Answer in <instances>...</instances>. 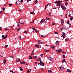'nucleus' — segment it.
<instances>
[{
  "label": "nucleus",
  "mask_w": 73,
  "mask_h": 73,
  "mask_svg": "<svg viewBox=\"0 0 73 73\" xmlns=\"http://www.w3.org/2000/svg\"><path fill=\"white\" fill-rule=\"evenodd\" d=\"M48 72H49V73H53V72H52V71H51V70H48Z\"/></svg>",
  "instance_id": "obj_13"
},
{
  "label": "nucleus",
  "mask_w": 73,
  "mask_h": 73,
  "mask_svg": "<svg viewBox=\"0 0 73 73\" xmlns=\"http://www.w3.org/2000/svg\"><path fill=\"white\" fill-rule=\"evenodd\" d=\"M38 44H40V40H39L38 41Z\"/></svg>",
  "instance_id": "obj_33"
},
{
  "label": "nucleus",
  "mask_w": 73,
  "mask_h": 73,
  "mask_svg": "<svg viewBox=\"0 0 73 73\" xmlns=\"http://www.w3.org/2000/svg\"><path fill=\"white\" fill-rule=\"evenodd\" d=\"M21 28H19V29H17V31H19V30H20V29H21Z\"/></svg>",
  "instance_id": "obj_43"
},
{
  "label": "nucleus",
  "mask_w": 73,
  "mask_h": 73,
  "mask_svg": "<svg viewBox=\"0 0 73 73\" xmlns=\"http://www.w3.org/2000/svg\"><path fill=\"white\" fill-rule=\"evenodd\" d=\"M44 50L46 52H49V50H46V49H44Z\"/></svg>",
  "instance_id": "obj_27"
},
{
  "label": "nucleus",
  "mask_w": 73,
  "mask_h": 73,
  "mask_svg": "<svg viewBox=\"0 0 73 73\" xmlns=\"http://www.w3.org/2000/svg\"><path fill=\"white\" fill-rule=\"evenodd\" d=\"M48 58L49 59L50 61H52V60H53V58L51 57H48Z\"/></svg>",
  "instance_id": "obj_8"
},
{
  "label": "nucleus",
  "mask_w": 73,
  "mask_h": 73,
  "mask_svg": "<svg viewBox=\"0 0 73 73\" xmlns=\"http://www.w3.org/2000/svg\"><path fill=\"white\" fill-rule=\"evenodd\" d=\"M69 0H65L64 1H68Z\"/></svg>",
  "instance_id": "obj_58"
},
{
  "label": "nucleus",
  "mask_w": 73,
  "mask_h": 73,
  "mask_svg": "<svg viewBox=\"0 0 73 73\" xmlns=\"http://www.w3.org/2000/svg\"><path fill=\"white\" fill-rule=\"evenodd\" d=\"M62 34L63 35H65V33L64 32L62 33Z\"/></svg>",
  "instance_id": "obj_45"
},
{
  "label": "nucleus",
  "mask_w": 73,
  "mask_h": 73,
  "mask_svg": "<svg viewBox=\"0 0 73 73\" xmlns=\"http://www.w3.org/2000/svg\"><path fill=\"white\" fill-rule=\"evenodd\" d=\"M72 19H73V17H71L70 18V20H71V21H72Z\"/></svg>",
  "instance_id": "obj_39"
},
{
  "label": "nucleus",
  "mask_w": 73,
  "mask_h": 73,
  "mask_svg": "<svg viewBox=\"0 0 73 73\" xmlns=\"http://www.w3.org/2000/svg\"><path fill=\"white\" fill-rule=\"evenodd\" d=\"M39 70L41 71V70H44V69L43 68H39Z\"/></svg>",
  "instance_id": "obj_19"
},
{
  "label": "nucleus",
  "mask_w": 73,
  "mask_h": 73,
  "mask_svg": "<svg viewBox=\"0 0 73 73\" xmlns=\"http://www.w3.org/2000/svg\"><path fill=\"white\" fill-rule=\"evenodd\" d=\"M45 19H44V21H43L42 22V23H44V21H45Z\"/></svg>",
  "instance_id": "obj_57"
},
{
  "label": "nucleus",
  "mask_w": 73,
  "mask_h": 73,
  "mask_svg": "<svg viewBox=\"0 0 73 73\" xmlns=\"http://www.w3.org/2000/svg\"><path fill=\"white\" fill-rule=\"evenodd\" d=\"M20 63L21 64H25V65H27V62L23 61H22V62H20Z\"/></svg>",
  "instance_id": "obj_4"
},
{
  "label": "nucleus",
  "mask_w": 73,
  "mask_h": 73,
  "mask_svg": "<svg viewBox=\"0 0 73 73\" xmlns=\"http://www.w3.org/2000/svg\"><path fill=\"white\" fill-rule=\"evenodd\" d=\"M71 72V71H70V70H69V69H67V72Z\"/></svg>",
  "instance_id": "obj_15"
},
{
  "label": "nucleus",
  "mask_w": 73,
  "mask_h": 73,
  "mask_svg": "<svg viewBox=\"0 0 73 73\" xmlns=\"http://www.w3.org/2000/svg\"><path fill=\"white\" fill-rule=\"evenodd\" d=\"M9 6H11V5H12V4H9Z\"/></svg>",
  "instance_id": "obj_51"
},
{
  "label": "nucleus",
  "mask_w": 73,
  "mask_h": 73,
  "mask_svg": "<svg viewBox=\"0 0 73 73\" xmlns=\"http://www.w3.org/2000/svg\"><path fill=\"white\" fill-rule=\"evenodd\" d=\"M14 57L13 56H10V58H13Z\"/></svg>",
  "instance_id": "obj_46"
},
{
  "label": "nucleus",
  "mask_w": 73,
  "mask_h": 73,
  "mask_svg": "<svg viewBox=\"0 0 73 73\" xmlns=\"http://www.w3.org/2000/svg\"><path fill=\"white\" fill-rule=\"evenodd\" d=\"M8 45L7 44V45H6L5 46V48H7V47H8Z\"/></svg>",
  "instance_id": "obj_40"
},
{
  "label": "nucleus",
  "mask_w": 73,
  "mask_h": 73,
  "mask_svg": "<svg viewBox=\"0 0 73 73\" xmlns=\"http://www.w3.org/2000/svg\"><path fill=\"white\" fill-rule=\"evenodd\" d=\"M65 40H66V41H68V40H69V39L68 38H67V39L66 38Z\"/></svg>",
  "instance_id": "obj_29"
},
{
  "label": "nucleus",
  "mask_w": 73,
  "mask_h": 73,
  "mask_svg": "<svg viewBox=\"0 0 73 73\" xmlns=\"http://www.w3.org/2000/svg\"><path fill=\"white\" fill-rule=\"evenodd\" d=\"M33 52H34V49L32 51V53H33Z\"/></svg>",
  "instance_id": "obj_62"
},
{
  "label": "nucleus",
  "mask_w": 73,
  "mask_h": 73,
  "mask_svg": "<svg viewBox=\"0 0 73 73\" xmlns=\"http://www.w3.org/2000/svg\"><path fill=\"white\" fill-rule=\"evenodd\" d=\"M20 19L19 20H20L19 21V23L20 24H25V20L24 19H23V18L21 19Z\"/></svg>",
  "instance_id": "obj_1"
},
{
  "label": "nucleus",
  "mask_w": 73,
  "mask_h": 73,
  "mask_svg": "<svg viewBox=\"0 0 73 73\" xmlns=\"http://www.w3.org/2000/svg\"><path fill=\"white\" fill-rule=\"evenodd\" d=\"M41 65L42 66H44V63H42L41 64Z\"/></svg>",
  "instance_id": "obj_24"
},
{
  "label": "nucleus",
  "mask_w": 73,
  "mask_h": 73,
  "mask_svg": "<svg viewBox=\"0 0 73 73\" xmlns=\"http://www.w3.org/2000/svg\"><path fill=\"white\" fill-rule=\"evenodd\" d=\"M19 26H20V24H19V23H18V25L17 26V27H18V28Z\"/></svg>",
  "instance_id": "obj_22"
},
{
  "label": "nucleus",
  "mask_w": 73,
  "mask_h": 73,
  "mask_svg": "<svg viewBox=\"0 0 73 73\" xmlns=\"http://www.w3.org/2000/svg\"><path fill=\"white\" fill-rule=\"evenodd\" d=\"M23 68H21V69H20V70L21 71H23Z\"/></svg>",
  "instance_id": "obj_52"
},
{
  "label": "nucleus",
  "mask_w": 73,
  "mask_h": 73,
  "mask_svg": "<svg viewBox=\"0 0 73 73\" xmlns=\"http://www.w3.org/2000/svg\"><path fill=\"white\" fill-rule=\"evenodd\" d=\"M4 56V54H3V56L1 55V57H5Z\"/></svg>",
  "instance_id": "obj_25"
},
{
  "label": "nucleus",
  "mask_w": 73,
  "mask_h": 73,
  "mask_svg": "<svg viewBox=\"0 0 73 73\" xmlns=\"http://www.w3.org/2000/svg\"><path fill=\"white\" fill-rule=\"evenodd\" d=\"M66 61L65 59H63L62 60V63H63V62H66Z\"/></svg>",
  "instance_id": "obj_14"
},
{
  "label": "nucleus",
  "mask_w": 73,
  "mask_h": 73,
  "mask_svg": "<svg viewBox=\"0 0 73 73\" xmlns=\"http://www.w3.org/2000/svg\"><path fill=\"white\" fill-rule=\"evenodd\" d=\"M59 41L58 40L55 43L56 45H59Z\"/></svg>",
  "instance_id": "obj_7"
},
{
  "label": "nucleus",
  "mask_w": 73,
  "mask_h": 73,
  "mask_svg": "<svg viewBox=\"0 0 73 73\" xmlns=\"http://www.w3.org/2000/svg\"><path fill=\"white\" fill-rule=\"evenodd\" d=\"M31 69H28L27 70V72L28 73H30L31 72Z\"/></svg>",
  "instance_id": "obj_11"
},
{
  "label": "nucleus",
  "mask_w": 73,
  "mask_h": 73,
  "mask_svg": "<svg viewBox=\"0 0 73 73\" xmlns=\"http://www.w3.org/2000/svg\"><path fill=\"white\" fill-rule=\"evenodd\" d=\"M29 59H32L31 56H29Z\"/></svg>",
  "instance_id": "obj_36"
},
{
  "label": "nucleus",
  "mask_w": 73,
  "mask_h": 73,
  "mask_svg": "<svg viewBox=\"0 0 73 73\" xmlns=\"http://www.w3.org/2000/svg\"><path fill=\"white\" fill-rule=\"evenodd\" d=\"M62 5H60L61 7L64 10V11H65L66 9V7H65V6H64V4H62Z\"/></svg>",
  "instance_id": "obj_2"
},
{
  "label": "nucleus",
  "mask_w": 73,
  "mask_h": 73,
  "mask_svg": "<svg viewBox=\"0 0 73 73\" xmlns=\"http://www.w3.org/2000/svg\"><path fill=\"white\" fill-rule=\"evenodd\" d=\"M62 1H55V2H54V3H56V4H57V3H61V2H62Z\"/></svg>",
  "instance_id": "obj_6"
},
{
  "label": "nucleus",
  "mask_w": 73,
  "mask_h": 73,
  "mask_svg": "<svg viewBox=\"0 0 73 73\" xmlns=\"http://www.w3.org/2000/svg\"><path fill=\"white\" fill-rule=\"evenodd\" d=\"M58 3V5L59 6H60V3Z\"/></svg>",
  "instance_id": "obj_54"
},
{
  "label": "nucleus",
  "mask_w": 73,
  "mask_h": 73,
  "mask_svg": "<svg viewBox=\"0 0 73 73\" xmlns=\"http://www.w3.org/2000/svg\"><path fill=\"white\" fill-rule=\"evenodd\" d=\"M24 33H26V34H27L28 33H27V32L25 31H24Z\"/></svg>",
  "instance_id": "obj_38"
},
{
  "label": "nucleus",
  "mask_w": 73,
  "mask_h": 73,
  "mask_svg": "<svg viewBox=\"0 0 73 73\" xmlns=\"http://www.w3.org/2000/svg\"><path fill=\"white\" fill-rule=\"evenodd\" d=\"M56 52H57L58 53H60V52H62L61 51H60V50H56Z\"/></svg>",
  "instance_id": "obj_10"
},
{
  "label": "nucleus",
  "mask_w": 73,
  "mask_h": 73,
  "mask_svg": "<svg viewBox=\"0 0 73 73\" xmlns=\"http://www.w3.org/2000/svg\"><path fill=\"white\" fill-rule=\"evenodd\" d=\"M20 3H21V1H20V0H18V1L16 2L15 4L18 5L19 4H20Z\"/></svg>",
  "instance_id": "obj_3"
},
{
  "label": "nucleus",
  "mask_w": 73,
  "mask_h": 73,
  "mask_svg": "<svg viewBox=\"0 0 73 73\" xmlns=\"http://www.w3.org/2000/svg\"><path fill=\"white\" fill-rule=\"evenodd\" d=\"M35 29H36L35 28H32V29H33L34 30Z\"/></svg>",
  "instance_id": "obj_59"
},
{
  "label": "nucleus",
  "mask_w": 73,
  "mask_h": 73,
  "mask_svg": "<svg viewBox=\"0 0 73 73\" xmlns=\"http://www.w3.org/2000/svg\"><path fill=\"white\" fill-rule=\"evenodd\" d=\"M21 10L20 9V10H19L18 11H19V12H21Z\"/></svg>",
  "instance_id": "obj_60"
},
{
  "label": "nucleus",
  "mask_w": 73,
  "mask_h": 73,
  "mask_svg": "<svg viewBox=\"0 0 73 73\" xmlns=\"http://www.w3.org/2000/svg\"><path fill=\"white\" fill-rule=\"evenodd\" d=\"M40 64H42V63H43V62H42V60L41 61H40Z\"/></svg>",
  "instance_id": "obj_44"
},
{
  "label": "nucleus",
  "mask_w": 73,
  "mask_h": 73,
  "mask_svg": "<svg viewBox=\"0 0 73 73\" xmlns=\"http://www.w3.org/2000/svg\"><path fill=\"white\" fill-rule=\"evenodd\" d=\"M65 53V52L64 51H63L62 52V53Z\"/></svg>",
  "instance_id": "obj_63"
},
{
  "label": "nucleus",
  "mask_w": 73,
  "mask_h": 73,
  "mask_svg": "<svg viewBox=\"0 0 73 73\" xmlns=\"http://www.w3.org/2000/svg\"><path fill=\"white\" fill-rule=\"evenodd\" d=\"M66 27H64L63 28V30H66Z\"/></svg>",
  "instance_id": "obj_34"
},
{
  "label": "nucleus",
  "mask_w": 73,
  "mask_h": 73,
  "mask_svg": "<svg viewBox=\"0 0 73 73\" xmlns=\"http://www.w3.org/2000/svg\"><path fill=\"white\" fill-rule=\"evenodd\" d=\"M2 37L3 38H4V35H2Z\"/></svg>",
  "instance_id": "obj_56"
},
{
  "label": "nucleus",
  "mask_w": 73,
  "mask_h": 73,
  "mask_svg": "<svg viewBox=\"0 0 73 73\" xmlns=\"http://www.w3.org/2000/svg\"><path fill=\"white\" fill-rule=\"evenodd\" d=\"M34 30H35V31H36L37 32H38V31H37V30L36 29H35Z\"/></svg>",
  "instance_id": "obj_41"
},
{
  "label": "nucleus",
  "mask_w": 73,
  "mask_h": 73,
  "mask_svg": "<svg viewBox=\"0 0 73 73\" xmlns=\"http://www.w3.org/2000/svg\"><path fill=\"white\" fill-rule=\"evenodd\" d=\"M35 46L36 47V48H40L41 47V45H40L39 46V45L36 44L35 45Z\"/></svg>",
  "instance_id": "obj_5"
},
{
  "label": "nucleus",
  "mask_w": 73,
  "mask_h": 73,
  "mask_svg": "<svg viewBox=\"0 0 73 73\" xmlns=\"http://www.w3.org/2000/svg\"><path fill=\"white\" fill-rule=\"evenodd\" d=\"M60 69H64V67H60L59 68Z\"/></svg>",
  "instance_id": "obj_26"
},
{
  "label": "nucleus",
  "mask_w": 73,
  "mask_h": 73,
  "mask_svg": "<svg viewBox=\"0 0 73 73\" xmlns=\"http://www.w3.org/2000/svg\"><path fill=\"white\" fill-rule=\"evenodd\" d=\"M20 59H19V58L17 59L16 60V61L17 62H19V61H20Z\"/></svg>",
  "instance_id": "obj_17"
},
{
  "label": "nucleus",
  "mask_w": 73,
  "mask_h": 73,
  "mask_svg": "<svg viewBox=\"0 0 73 73\" xmlns=\"http://www.w3.org/2000/svg\"><path fill=\"white\" fill-rule=\"evenodd\" d=\"M62 57L63 58H65V56L64 55H62Z\"/></svg>",
  "instance_id": "obj_31"
},
{
  "label": "nucleus",
  "mask_w": 73,
  "mask_h": 73,
  "mask_svg": "<svg viewBox=\"0 0 73 73\" xmlns=\"http://www.w3.org/2000/svg\"><path fill=\"white\" fill-rule=\"evenodd\" d=\"M41 61V59H40L39 60L37 61Z\"/></svg>",
  "instance_id": "obj_55"
},
{
  "label": "nucleus",
  "mask_w": 73,
  "mask_h": 73,
  "mask_svg": "<svg viewBox=\"0 0 73 73\" xmlns=\"http://www.w3.org/2000/svg\"><path fill=\"white\" fill-rule=\"evenodd\" d=\"M3 13V11H1L0 12V14H1V13Z\"/></svg>",
  "instance_id": "obj_49"
},
{
  "label": "nucleus",
  "mask_w": 73,
  "mask_h": 73,
  "mask_svg": "<svg viewBox=\"0 0 73 73\" xmlns=\"http://www.w3.org/2000/svg\"><path fill=\"white\" fill-rule=\"evenodd\" d=\"M26 0H27V3H28V1H29V0H25V1H26Z\"/></svg>",
  "instance_id": "obj_61"
},
{
  "label": "nucleus",
  "mask_w": 73,
  "mask_h": 73,
  "mask_svg": "<svg viewBox=\"0 0 73 73\" xmlns=\"http://www.w3.org/2000/svg\"><path fill=\"white\" fill-rule=\"evenodd\" d=\"M67 24H69V20H68L67 21Z\"/></svg>",
  "instance_id": "obj_28"
},
{
  "label": "nucleus",
  "mask_w": 73,
  "mask_h": 73,
  "mask_svg": "<svg viewBox=\"0 0 73 73\" xmlns=\"http://www.w3.org/2000/svg\"><path fill=\"white\" fill-rule=\"evenodd\" d=\"M42 22H43V21L42 20L39 24H40V23H42Z\"/></svg>",
  "instance_id": "obj_42"
},
{
  "label": "nucleus",
  "mask_w": 73,
  "mask_h": 73,
  "mask_svg": "<svg viewBox=\"0 0 73 73\" xmlns=\"http://www.w3.org/2000/svg\"><path fill=\"white\" fill-rule=\"evenodd\" d=\"M30 14H33L34 15L35 14V13L34 12H30Z\"/></svg>",
  "instance_id": "obj_16"
},
{
  "label": "nucleus",
  "mask_w": 73,
  "mask_h": 73,
  "mask_svg": "<svg viewBox=\"0 0 73 73\" xmlns=\"http://www.w3.org/2000/svg\"><path fill=\"white\" fill-rule=\"evenodd\" d=\"M55 47H56L55 46H54V47L53 46H51L50 47V48H52V49H54V48H55Z\"/></svg>",
  "instance_id": "obj_20"
},
{
  "label": "nucleus",
  "mask_w": 73,
  "mask_h": 73,
  "mask_svg": "<svg viewBox=\"0 0 73 73\" xmlns=\"http://www.w3.org/2000/svg\"><path fill=\"white\" fill-rule=\"evenodd\" d=\"M4 29H5L6 30H8V31H9V29L7 28H5Z\"/></svg>",
  "instance_id": "obj_50"
},
{
  "label": "nucleus",
  "mask_w": 73,
  "mask_h": 73,
  "mask_svg": "<svg viewBox=\"0 0 73 73\" xmlns=\"http://www.w3.org/2000/svg\"><path fill=\"white\" fill-rule=\"evenodd\" d=\"M65 36H66V35H65L62 36V37L63 38L62 39V40H63L64 39V38H65Z\"/></svg>",
  "instance_id": "obj_9"
},
{
  "label": "nucleus",
  "mask_w": 73,
  "mask_h": 73,
  "mask_svg": "<svg viewBox=\"0 0 73 73\" xmlns=\"http://www.w3.org/2000/svg\"><path fill=\"white\" fill-rule=\"evenodd\" d=\"M2 10L3 11H4H4L5 10V8L3 7L2 8Z\"/></svg>",
  "instance_id": "obj_35"
},
{
  "label": "nucleus",
  "mask_w": 73,
  "mask_h": 73,
  "mask_svg": "<svg viewBox=\"0 0 73 73\" xmlns=\"http://www.w3.org/2000/svg\"><path fill=\"white\" fill-rule=\"evenodd\" d=\"M37 2H38V1H37V0H36V1H35V4H36V3H37Z\"/></svg>",
  "instance_id": "obj_47"
},
{
  "label": "nucleus",
  "mask_w": 73,
  "mask_h": 73,
  "mask_svg": "<svg viewBox=\"0 0 73 73\" xmlns=\"http://www.w3.org/2000/svg\"><path fill=\"white\" fill-rule=\"evenodd\" d=\"M7 37V35H6L3 38V40H4V39H5V38H6Z\"/></svg>",
  "instance_id": "obj_18"
},
{
  "label": "nucleus",
  "mask_w": 73,
  "mask_h": 73,
  "mask_svg": "<svg viewBox=\"0 0 73 73\" xmlns=\"http://www.w3.org/2000/svg\"><path fill=\"white\" fill-rule=\"evenodd\" d=\"M10 72H11V73H15V72H13V71H12L11 70L10 71Z\"/></svg>",
  "instance_id": "obj_21"
},
{
  "label": "nucleus",
  "mask_w": 73,
  "mask_h": 73,
  "mask_svg": "<svg viewBox=\"0 0 73 73\" xmlns=\"http://www.w3.org/2000/svg\"><path fill=\"white\" fill-rule=\"evenodd\" d=\"M49 15L50 16V13H49Z\"/></svg>",
  "instance_id": "obj_64"
},
{
  "label": "nucleus",
  "mask_w": 73,
  "mask_h": 73,
  "mask_svg": "<svg viewBox=\"0 0 73 73\" xmlns=\"http://www.w3.org/2000/svg\"><path fill=\"white\" fill-rule=\"evenodd\" d=\"M61 20H62V21L61 22V23H62V24H62V25H63V23H64V20H62V19H61Z\"/></svg>",
  "instance_id": "obj_12"
},
{
  "label": "nucleus",
  "mask_w": 73,
  "mask_h": 73,
  "mask_svg": "<svg viewBox=\"0 0 73 73\" xmlns=\"http://www.w3.org/2000/svg\"><path fill=\"white\" fill-rule=\"evenodd\" d=\"M5 63H6V60H5V59H4V61H3V63L5 64Z\"/></svg>",
  "instance_id": "obj_23"
},
{
  "label": "nucleus",
  "mask_w": 73,
  "mask_h": 73,
  "mask_svg": "<svg viewBox=\"0 0 73 73\" xmlns=\"http://www.w3.org/2000/svg\"><path fill=\"white\" fill-rule=\"evenodd\" d=\"M68 4V3L66 2L65 3V5H66V6H67L68 5H67Z\"/></svg>",
  "instance_id": "obj_37"
},
{
  "label": "nucleus",
  "mask_w": 73,
  "mask_h": 73,
  "mask_svg": "<svg viewBox=\"0 0 73 73\" xmlns=\"http://www.w3.org/2000/svg\"><path fill=\"white\" fill-rule=\"evenodd\" d=\"M59 50L60 51H62V50L61 49H60Z\"/></svg>",
  "instance_id": "obj_53"
},
{
  "label": "nucleus",
  "mask_w": 73,
  "mask_h": 73,
  "mask_svg": "<svg viewBox=\"0 0 73 73\" xmlns=\"http://www.w3.org/2000/svg\"><path fill=\"white\" fill-rule=\"evenodd\" d=\"M54 33H55V34H57V35L58 34V33L57 32H56Z\"/></svg>",
  "instance_id": "obj_48"
},
{
  "label": "nucleus",
  "mask_w": 73,
  "mask_h": 73,
  "mask_svg": "<svg viewBox=\"0 0 73 73\" xmlns=\"http://www.w3.org/2000/svg\"><path fill=\"white\" fill-rule=\"evenodd\" d=\"M33 57L34 58H37V56H34Z\"/></svg>",
  "instance_id": "obj_30"
},
{
  "label": "nucleus",
  "mask_w": 73,
  "mask_h": 73,
  "mask_svg": "<svg viewBox=\"0 0 73 73\" xmlns=\"http://www.w3.org/2000/svg\"><path fill=\"white\" fill-rule=\"evenodd\" d=\"M45 20H50V18H49L46 17Z\"/></svg>",
  "instance_id": "obj_32"
}]
</instances>
